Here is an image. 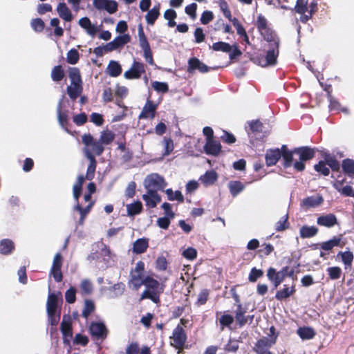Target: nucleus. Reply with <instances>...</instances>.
Segmentation results:
<instances>
[{"mask_svg": "<svg viewBox=\"0 0 354 354\" xmlns=\"http://www.w3.org/2000/svg\"><path fill=\"white\" fill-rule=\"evenodd\" d=\"M337 257H340L345 268L351 267L353 261V254L350 251L339 252Z\"/></svg>", "mask_w": 354, "mask_h": 354, "instance_id": "c9c22d12", "label": "nucleus"}, {"mask_svg": "<svg viewBox=\"0 0 354 354\" xmlns=\"http://www.w3.org/2000/svg\"><path fill=\"white\" fill-rule=\"evenodd\" d=\"M327 272L330 279L335 280L340 278L342 274V269L337 266L330 267L327 269Z\"/></svg>", "mask_w": 354, "mask_h": 354, "instance_id": "864d4df0", "label": "nucleus"}, {"mask_svg": "<svg viewBox=\"0 0 354 354\" xmlns=\"http://www.w3.org/2000/svg\"><path fill=\"white\" fill-rule=\"evenodd\" d=\"M90 160V164L88 167L86 178L87 180L93 179L96 168V160L95 158L88 159Z\"/></svg>", "mask_w": 354, "mask_h": 354, "instance_id": "4d7b16f0", "label": "nucleus"}, {"mask_svg": "<svg viewBox=\"0 0 354 354\" xmlns=\"http://www.w3.org/2000/svg\"><path fill=\"white\" fill-rule=\"evenodd\" d=\"M295 10L297 14L300 15L299 20L303 23H306L312 17L308 0H297Z\"/></svg>", "mask_w": 354, "mask_h": 354, "instance_id": "1a4fd4ad", "label": "nucleus"}, {"mask_svg": "<svg viewBox=\"0 0 354 354\" xmlns=\"http://www.w3.org/2000/svg\"><path fill=\"white\" fill-rule=\"evenodd\" d=\"M62 265V257L59 253L55 255L52 268L50 270V275L53 277L55 280L59 282L62 280V273L61 271V267Z\"/></svg>", "mask_w": 354, "mask_h": 354, "instance_id": "9b49d317", "label": "nucleus"}, {"mask_svg": "<svg viewBox=\"0 0 354 354\" xmlns=\"http://www.w3.org/2000/svg\"><path fill=\"white\" fill-rule=\"evenodd\" d=\"M257 28L265 40L273 39L277 36L268 27L266 19L261 15L257 17Z\"/></svg>", "mask_w": 354, "mask_h": 354, "instance_id": "6e6552de", "label": "nucleus"}, {"mask_svg": "<svg viewBox=\"0 0 354 354\" xmlns=\"http://www.w3.org/2000/svg\"><path fill=\"white\" fill-rule=\"evenodd\" d=\"M79 59H80V54L76 49L72 48L67 53L66 62L68 64H72V65L75 64L77 63Z\"/></svg>", "mask_w": 354, "mask_h": 354, "instance_id": "49530a36", "label": "nucleus"}, {"mask_svg": "<svg viewBox=\"0 0 354 354\" xmlns=\"http://www.w3.org/2000/svg\"><path fill=\"white\" fill-rule=\"evenodd\" d=\"M323 202V197L319 194H315L304 198L301 201V207L304 209L308 210L320 206Z\"/></svg>", "mask_w": 354, "mask_h": 354, "instance_id": "9d476101", "label": "nucleus"}, {"mask_svg": "<svg viewBox=\"0 0 354 354\" xmlns=\"http://www.w3.org/2000/svg\"><path fill=\"white\" fill-rule=\"evenodd\" d=\"M263 274V270L253 268L250 272L248 279L251 282H255L259 278L261 277Z\"/></svg>", "mask_w": 354, "mask_h": 354, "instance_id": "bf43d9fd", "label": "nucleus"}, {"mask_svg": "<svg viewBox=\"0 0 354 354\" xmlns=\"http://www.w3.org/2000/svg\"><path fill=\"white\" fill-rule=\"evenodd\" d=\"M115 139V134L110 130H104L102 131L100 134V137L99 138V141L101 145H108L111 144L113 140Z\"/></svg>", "mask_w": 354, "mask_h": 354, "instance_id": "7c9ffc66", "label": "nucleus"}, {"mask_svg": "<svg viewBox=\"0 0 354 354\" xmlns=\"http://www.w3.org/2000/svg\"><path fill=\"white\" fill-rule=\"evenodd\" d=\"M295 292V288L294 286H288L287 285H284L283 289L277 292L275 297L277 299L281 301L292 295Z\"/></svg>", "mask_w": 354, "mask_h": 354, "instance_id": "a878e982", "label": "nucleus"}, {"mask_svg": "<svg viewBox=\"0 0 354 354\" xmlns=\"http://www.w3.org/2000/svg\"><path fill=\"white\" fill-rule=\"evenodd\" d=\"M145 263L139 261L136 263L130 272L129 286L135 290H138L144 283L145 277L144 276Z\"/></svg>", "mask_w": 354, "mask_h": 354, "instance_id": "39448f33", "label": "nucleus"}, {"mask_svg": "<svg viewBox=\"0 0 354 354\" xmlns=\"http://www.w3.org/2000/svg\"><path fill=\"white\" fill-rule=\"evenodd\" d=\"M234 321V318L232 315L224 314L220 319L219 322L221 325V330H223L224 326H229Z\"/></svg>", "mask_w": 354, "mask_h": 354, "instance_id": "680f3d73", "label": "nucleus"}, {"mask_svg": "<svg viewBox=\"0 0 354 354\" xmlns=\"http://www.w3.org/2000/svg\"><path fill=\"white\" fill-rule=\"evenodd\" d=\"M62 99L59 102L57 109V118L59 124L64 129L67 123V115L66 113L62 111Z\"/></svg>", "mask_w": 354, "mask_h": 354, "instance_id": "58836bf2", "label": "nucleus"}, {"mask_svg": "<svg viewBox=\"0 0 354 354\" xmlns=\"http://www.w3.org/2000/svg\"><path fill=\"white\" fill-rule=\"evenodd\" d=\"M164 17L165 19L168 20V26L169 27H174L176 26L174 19L176 17V12L174 10H167L164 13Z\"/></svg>", "mask_w": 354, "mask_h": 354, "instance_id": "3c124183", "label": "nucleus"}, {"mask_svg": "<svg viewBox=\"0 0 354 354\" xmlns=\"http://www.w3.org/2000/svg\"><path fill=\"white\" fill-rule=\"evenodd\" d=\"M345 244L346 242L343 241L342 236L339 235L338 236H334L333 239L322 243L320 244V247L324 250H330L334 247H343Z\"/></svg>", "mask_w": 354, "mask_h": 354, "instance_id": "6ab92c4d", "label": "nucleus"}, {"mask_svg": "<svg viewBox=\"0 0 354 354\" xmlns=\"http://www.w3.org/2000/svg\"><path fill=\"white\" fill-rule=\"evenodd\" d=\"M78 24L92 37H94L98 31V28L95 24H93L88 17L80 19Z\"/></svg>", "mask_w": 354, "mask_h": 354, "instance_id": "f3484780", "label": "nucleus"}, {"mask_svg": "<svg viewBox=\"0 0 354 354\" xmlns=\"http://www.w3.org/2000/svg\"><path fill=\"white\" fill-rule=\"evenodd\" d=\"M228 188L233 196H236L245 188V185L240 181L234 180L228 183Z\"/></svg>", "mask_w": 354, "mask_h": 354, "instance_id": "c756f323", "label": "nucleus"}, {"mask_svg": "<svg viewBox=\"0 0 354 354\" xmlns=\"http://www.w3.org/2000/svg\"><path fill=\"white\" fill-rule=\"evenodd\" d=\"M288 215L286 214L284 216H283L279 221L276 223L275 225V230L278 232L283 231L289 227L288 223Z\"/></svg>", "mask_w": 354, "mask_h": 354, "instance_id": "09e8293b", "label": "nucleus"}, {"mask_svg": "<svg viewBox=\"0 0 354 354\" xmlns=\"http://www.w3.org/2000/svg\"><path fill=\"white\" fill-rule=\"evenodd\" d=\"M236 301L238 303L237 304V309L235 312V317L237 322L239 323L241 326H243L247 322V319L245 317V310H243L241 304L239 303V300L238 299V297H235Z\"/></svg>", "mask_w": 354, "mask_h": 354, "instance_id": "473e14b6", "label": "nucleus"}, {"mask_svg": "<svg viewBox=\"0 0 354 354\" xmlns=\"http://www.w3.org/2000/svg\"><path fill=\"white\" fill-rule=\"evenodd\" d=\"M142 199L149 207H155L160 201L161 198L155 190H147V193L142 195Z\"/></svg>", "mask_w": 354, "mask_h": 354, "instance_id": "dca6fc26", "label": "nucleus"}, {"mask_svg": "<svg viewBox=\"0 0 354 354\" xmlns=\"http://www.w3.org/2000/svg\"><path fill=\"white\" fill-rule=\"evenodd\" d=\"M80 290L84 295L91 294L93 291V285L89 280L84 279L80 283Z\"/></svg>", "mask_w": 354, "mask_h": 354, "instance_id": "603ef678", "label": "nucleus"}, {"mask_svg": "<svg viewBox=\"0 0 354 354\" xmlns=\"http://www.w3.org/2000/svg\"><path fill=\"white\" fill-rule=\"evenodd\" d=\"M171 339V345L174 346L177 348H181L184 345L186 340V335L182 326L178 325L174 329Z\"/></svg>", "mask_w": 354, "mask_h": 354, "instance_id": "4468645a", "label": "nucleus"}, {"mask_svg": "<svg viewBox=\"0 0 354 354\" xmlns=\"http://www.w3.org/2000/svg\"><path fill=\"white\" fill-rule=\"evenodd\" d=\"M61 331L63 335L64 342L69 344L73 335L71 319L69 316L64 315L61 324Z\"/></svg>", "mask_w": 354, "mask_h": 354, "instance_id": "f8f14e48", "label": "nucleus"}, {"mask_svg": "<svg viewBox=\"0 0 354 354\" xmlns=\"http://www.w3.org/2000/svg\"><path fill=\"white\" fill-rule=\"evenodd\" d=\"M151 85L157 92L166 93L169 89L168 85L165 82L155 81L152 82Z\"/></svg>", "mask_w": 354, "mask_h": 354, "instance_id": "052dcab7", "label": "nucleus"}, {"mask_svg": "<svg viewBox=\"0 0 354 354\" xmlns=\"http://www.w3.org/2000/svg\"><path fill=\"white\" fill-rule=\"evenodd\" d=\"M344 171L351 177L354 178V160L351 159L344 160L342 162Z\"/></svg>", "mask_w": 354, "mask_h": 354, "instance_id": "a19ab883", "label": "nucleus"}, {"mask_svg": "<svg viewBox=\"0 0 354 354\" xmlns=\"http://www.w3.org/2000/svg\"><path fill=\"white\" fill-rule=\"evenodd\" d=\"M281 150H283L282 164L283 167H293L297 171L304 170L305 162L312 159L315 156V151L307 147L289 150L286 145H283Z\"/></svg>", "mask_w": 354, "mask_h": 354, "instance_id": "f257e3e1", "label": "nucleus"}, {"mask_svg": "<svg viewBox=\"0 0 354 354\" xmlns=\"http://www.w3.org/2000/svg\"><path fill=\"white\" fill-rule=\"evenodd\" d=\"M64 73L61 66H55L51 72V77L53 81L59 82L64 77Z\"/></svg>", "mask_w": 354, "mask_h": 354, "instance_id": "8fccbe9b", "label": "nucleus"}, {"mask_svg": "<svg viewBox=\"0 0 354 354\" xmlns=\"http://www.w3.org/2000/svg\"><path fill=\"white\" fill-rule=\"evenodd\" d=\"M142 285L145 286V290L142 293L140 299H149L155 304L159 303L160 295L165 289L164 283L158 281L151 275H147Z\"/></svg>", "mask_w": 354, "mask_h": 354, "instance_id": "7ed1b4c3", "label": "nucleus"}, {"mask_svg": "<svg viewBox=\"0 0 354 354\" xmlns=\"http://www.w3.org/2000/svg\"><path fill=\"white\" fill-rule=\"evenodd\" d=\"M265 41L266 44L263 45V48L266 51V55L255 57L254 62L262 67L274 66L277 64L279 56V39L277 37Z\"/></svg>", "mask_w": 354, "mask_h": 354, "instance_id": "f03ea898", "label": "nucleus"}, {"mask_svg": "<svg viewBox=\"0 0 354 354\" xmlns=\"http://www.w3.org/2000/svg\"><path fill=\"white\" fill-rule=\"evenodd\" d=\"M139 42L142 50L150 48L149 44L145 37L142 28L140 27L138 30Z\"/></svg>", "mask_w": 354, "mask_h": 354, "instance_id": "13d9d810", "label": "nucleus"}, {"mask_svg": "<svg viewBox=\"0 0 354 354\" xmlns=\"http://www.w3.org/2000/svg\"><path fill=\"white\" fill-rule=\"evenodd\" d=\"M106 73L111 77H118L122 73L121 65L118 62L111 60L107 66Z\"/></svg>", "mask_w": 354, "mask_h": 354, "instance_id": "5701e85b", "label": "nucleus"}, {"mask_svg": "<svg viewBox=\"0 0 354 354\" xmlns=\"http://www.w3.org/2000/svg\"><path fill=\"white\" fill-rule=\"evenodd\" d=\"M162 145L164 147V153L162 155L165 156L169 155L174 149V142L169 138H164L162 141Z\"/></svg>", "mask_w": 354, "mask_h": 354, "instance_id": "79ce46f5", "label": "nucleus"}, {"mask_svg": "<svg viewBox=\"0 0 354 354\" xmlns=\"http://www.w3.org/2000/svg\"><path fill=\"white\" fill-rule=\"evenodd\" d=\"M143 183L147 190H153V189H163L167 186V183L163 177L158 174L148 175L145 178Z\"/></svg>", "mask_w": 354, "mask_h": 354, "instance_id": "423d86ee", "label": "nucleus"}, {"mask_svg": "<svg viewBox=\"0 0 354 354\" xmlns=\"http://www.w3.org/2000/svg\"><path fill=\"white\" fill-rule=\"evenodd\" d=\"M130 36L128 34H124L115 37L113 41L118 48H120L130 41Z\"/></svg>", "mask_w": 354, "mask_h": 354, "instance_id": "6e6d98bb", "label": "nucleus"}, {"mask_svg": "<svg viewBox=\"0 0 354 354\" xmlns=\"http://www.w3.org/2000/svg\"><path fill=\"white\" fill-rule=\"evenodd\" d=\"M317 222L319 225L330 227L337 223V218L334 214H329L318 217Z\"/></svg>", "mask_w": 354, "mask_h": 354, "instance_id": "4be33fe9", "label": "nucleus"}, {"mask_svg": "<svg viewBox=\"0 0 354 354\" xmlns=\"http://www.w3.org/2000/svg\"><path fill=\"white\" fill-rule=\"evenodd\" d=\"M127 210L129 216H134L139 214L142 209V205L140 201H136L133 203L127 205Z\"/></svg>", "mask_w": 354, "mask_h": 354, "instance_id": "f704fd0d", "label": "nucleus"}, {"mask_svg": "<svg viewBox=\"0 0 354 354\" xmlns=\"http://www.w3.org/2000/svg\"><path fill=\"white\" fill-rule=\"evenodd\" d=\"M76 290L73 287L70 288L65 294V298L67 302L72 304L75 301Z\"/></svg>", "mask_w": 354, "mask_h": 354, "instance_id": "774afa93", "label": "nucleus"}, {"mask_svg": "<svg viewBox=\"0 0 354 354\" xmlns=\"http://www.w3.org/2000/svg\"><path fill=\"white\" fill-rule=\"evenodd\" d=\"M281 158H283V150L281 149L268 150L266 153V164L268 166L274 165Z\"/></svg>", "mask_w": 354, "mask_h": 354, "instance_id": "a211bd4d", "label": "nucleus"}, {"mask_svg": "<svg viewBox=\"0 0 354 354\" xmlns=\"http://www.w3.org/2000/svg\"><path fill=\"white\" fill-rule=\"evenodd\" d=\"M211 48L215 51H222L223 53H230L232 49L231 45L223 41L214 43Z\"/></svg>", "mask_w": 354, "mask_h": 354, "instance_id": "ea45409f", "label": "nucleus"}, {"mask_svg": "<svg viewBox=\"0 0 354 354\" xmlns=\"http://www.w3.org/2000/svg\"><path fill=\"white\" fill-rule=\"evenodd\" d=\"M204 149L207 154L216 156L221 150V145L219 142L214 139L207 140L204 146Z\"/></svg>", "mask_w": 354, "mask_h": 354, "instance_id": "aec40b11", "label": "nucleus"}, {"mask_svg": "<svg viewBox=\"0 0 354 354\" xmlns=\"http://www.w3.org/2000/svg\"><path fill=\"white\" fill-rule=\"evenodd\" d=\"M57 12L59 16L66 21H71L73 19V15L64 3H59L57 7Z\"/></svg>", "mask_w": 354, "mask_h": 354, "instance_id": "b1692460", "label": "nucleus"}, {"mask_svg": "<svg viewBox=\"0 0 354 354\" xmlns=\"http://www.w3.org/2000/svg\"><path fill=\"white\" fill-rule=\"evenodd\" d=\"M165 193L169 201H177L180 203L184 201V197L180 191L174 192L171 189H167Z\"/></svg>", "mask_w": 354, "mask_h": 354, "instance_id": "37998d69", "label": "nucleus"}, {"mask_svg": "<svg viewBox=\"0 0 354 354\" xmlns=\"http://www.w3.org/2000/svg\"><path fill=\"white\" fill-rule=\"evenodd\" d=\"M318 229L315 226L304 225L300 229V236L303 239L310 238L317 234Z\"/></svg>", "mask_w": 354, "mask_h": 354, "instance_id": "c85d7f7f", "label": "nucleus"}, {"mask_svg": "<svg viewBox=\"0 0 354 354\" xmlns=\"http://www.w3.org/2000/svg\"><path fill=\"white\" fill-rule=\"evenodd\" d=\"M195 69H198L201 73H206L209 71V67L201 62L199 59L196 58L190 59L189 60L188 71H192Z\"/></svg>", "mask_w": 354, "mask_h": 354, "instance_id": "393cba45", "label": "nucleus"}, {"mask_svg": "<svg viewBox=\"0 0 354 354\" xmlns=\"http://www.w3.org/2000/svg\"><path fill=\"white\" fill-rule=\"evenodd\" d=\"M158 104L147 100L139 115L140 119H153L155 117Z\"/></svg>", "mask_w": 354, "mask_h": 354, "instance_id": "2eb2a0df", "label": "nucleus"}, {"mask_svg": "<svg viewBox=\"0 0 354 354\" xmlns=\"http://www.w3.org/2000/svg\"><path fill=\"white\" fill-rule=\"evenodd\" d=\"M125 286L122 283H118L115 285H113L111 288L110 290L113 292V295L115 297H118L120 295H122L124 291Z\"/></svg>", "mask_w": 354, "mask_h": 354, "instance_id": "e2e57ef3", "label": "nucleus"}, {"mask_svg": "<svg viewBox=\"0 0 354 354\" xmlns=\"http://www.w3.org/2000/svg\"><path fill=\"white\" fill-rule=\"evenodd\" d=\"M32 28L37 32H41L44 30V23L39 18L32 19L31 21Z\"/></svg>", "mask_w": 354, "mask_h": 354, "instance_id": "69168bd1", "label": "nucleus"}, {"mask_svg": "<svg viewBox=\"0 0 354 354\" xmlns=\"http://www.w3.org/2000/svg\"><path fill=\"white\" fill-rule=\"evenodd\" d=\"M84 181V178L82 176H80L77 178L76 183L73 185V197L77 201L81 195L82 187Z\"/></svg>", "mask_w": 354, "mask_h": 354, "instance_id": "de8ad7c7", "label": "nucleus"}, {"mask_svg": "<svg viewBox=\"0 0 354 354\" xmlns=\"http://www.w3.org/2000/svg\"><path fill=\"white\" fill-rule=\"evenodd\" d=\"M15 248L14 243L9 239H3L0 241V253L8 254L12 252Z\"/></svg>", "mask_w": 354, "mask_h": 354, "instance_id": "72a5a7b5", "label": "nucleus"}, {"mask_svg": "<svg viewBox=\"0 0 354 354\" xmlns=\"http://www.w3.org/2000/svg\"><path fill=\"white\" fill-rule=\"evenodd\" d=\"M314 168L317 172H319L324 176H328L329 174V169L323 161H320L318 164L315 165Z\"/></svg>", "mask_w": 354, "mask_h": 354, "instance_id": "0e129e2a", "label": "nucleus"}, {"mask_svg": "<svg viewBox=\"0 0 354 354\" xmlns=\"http://www.w3.org/2000/svg\"><path fill=\"white\" fill-rule=\"evenodd\" d=\"M82 140L84 145L83 151L88 159L95 158V155L100 156L102 153L104 146L99 140H95L91 134H84Z\"/></svg>", "mask_w": 354, "mask_h": 354, "instance_id": "20e7f679", "label": "nucleus"}, {"mask_svg": "<svg viewBox=\"0 0 354 354\" xmlns=\"http://www.w3.org/2000/svg\"><path fill=\"white\" fill-rule=\"evenodd\" d=\"M297 334L302 339H310L315 335L313 329L309 327L299 328L297 330Z\"/></svg>", "mask_w": 354, "mask_h": 354, "instance_id": "4c0bfd02", "label": "nucleus"}, {"mask_svg": "<svg viewBox=\"0 0 354 354\" xmlns=\"http://www.w3.org/2000/svg\"><path fill=\"white\" fill-rule=\"evenodd\" d=\"M57 297L55 294H50L47 301V312H57Z\"/></svg>", "mask_w": 354, "mask_h": 354, "instance_id": "c03bdc74", "label": "nucleus"}, {"mask_svg": "<svg viewBox=\"0 0 354 354\" xmlns=\"http://www.w3.org/2000/svg\"><path fill=\"white\" fill-rule=\"evenodd\" d=\"M71 82H82L80 73L77 68H71L68 71Z\"/></svg>", "mask_w": 354, "mask_h": 354, "instance_id": "5fc2aeb1", "label": "nucleus"}, {"mask_svg": "<svg viewBox=\"0 0 354 354\" xmlns=\"http://www.w3.org/2000/svg\"><path fill=\"white\" fill-rule=\"evenodd\" d=\"M156 268L159 270H165L167 267V261L165 257L160 256L156 261Z\"/></svg>", "mask_w": 354, "mask_h": 354, "instance_id": "338daca9", "label": "nucleus"}, {"mask_svg": "<svg viewBox=\"0 0 354 354\" xmlns=\"http://www.w3.org/2000/svg\"><path fill=\"white\" fill-rule=\"evenodd\" d=\"M82 82H71L67 88V93L71 99H76L82 93Z\"/></svg>", "mask_w": 354, "mask_h": 354, "instance_id": "bb28decb", "label": "nucleus"}, {"mask_svg": "<svg viewBox=\"0 0 354 354\" xmlns=\"http://www.w3.org/2000/svg\"><path fill=\"white\" fill-rule=\"evenodd\" d=\"M160 6H154L146 15V21L149 24H153L160 15Z\"/></svg>", "mask_w": 354, "mask_h": 354, "instance_id": "e433bc0d", "label": "nucleus"}, {"mask_svg": "<svg viewBox=\"0 0 354 354\" xmlns=\"http://www.w3.org/2000/svg\"><path fill=\"white\" fill-rule=\"evenodd\" d=\"M145 73V65L141 62L134 61L131 68L124 72V77L127 80L138 79Z\"/></svg>", "mask_w": 354, "mask_h": 354, "instance_id": "0eeeda50", "label": "nucleus"}, {"mask_svg": "<svg viewBox=\"0 0 354 354\" xmlns=\"http://www.w3.org/2000/svg\"><path fill=\"white\" fill-rule=\"evenodd\" d=\"M218 178V175L216 171L211 170L207 171L205 174L200 177V180L205 185H211L214 184Z\"/></svg>", "mask_w": 354, "mask_h": 354, "instance_id": "cd10ccee", "label": "nucleus"}, {"mask_svg": "<svg viewBox=\"0 0 354 354\" xmlns=\"http://www.w3.org/2000/svg\"><path fill=\"white\" fill-rule=\"evenodd\" d=\"M197 250L193 247H189L187 248L183 249L182 250V256L189 260V261H193L197 257Z\"/></svg>", "mask_w": 354, "mask_h": 354, "instance_id": "a18cd8bd", "label": "nucleus"}, {"mask_svg": "<svg viewBox=\"0 0 354 354\" xmlns=\"http://www.w3.org/2000/svg\"><path fill=\"white\" fill-rule=\"evenodd\" d=\"M149 247V239L146 238H141L137 239L133 243L132 252L136 254L144 253Z\"/></svg>", "mask_w": 354, "mask_h": 354, "instance_id": "412c9836", "label": "nucleus"}, {"mask_svg": "<svg viewBox=\"0 0 354 354\" xmlns=\"http://www.w3.org/2000/svg\"><path fill=\"white\" fill-rule=\"evenodd\" d=\"M90 331L94 336L102 337L106 333V328L102 323H93L90 326Z\"/></svg>", "mask_w": 354, "mask_h": 354, "instance_id": "2f4dec72", "label": "nucleus"}, {"mask_svg": "<svg viewBox=\"0 0 354 354\" xmlns=\"http://www.w3.org/2000/svg\"><path fill=\"white\" fill-rule=\"evenodd\" d=\"M288 268H284L282 270L277 272L274 268H270L268 270V278L274 283L277 288L284 279Z\"/></svg>", "mask_w": 354, "mask_h": 354, "instance_id": "ddd939ff", "label": "nucleus"}]
</instances>
